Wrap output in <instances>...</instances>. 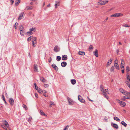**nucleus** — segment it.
Masks as SVG:
<instances>
[{"mask_svg": "<svg viewBox=\"0 0 130 130\" xmlns=\"http://www.w3.org/2000/svg\"><path fill=\"white\" fill-rule=\"evenodd\" d=\"M117 101L118 103L120 104V106L122 107H124L126 105V103L124 102L120 101L118 100H117Z\"/></svg>", "mask_w": 130, "mask_h": 130, "instance_id": "nucleus-1", "label": "nucleus"}, {"mask_svg": "<svg viewBox=\"0 0 130 130\" xmlns=\"http://www.w3.org/2000/svg\"><path fill=\"white\" fill-rule=\"evenodd\" d=\"M9 101L11 106H12L14 104V100L11 98H10L9 100Z\"/></svg>", "mask_w": 130, "mask_h": 130, "instance_id": "nucleus-2", "label": "nucleus"}, {"mask_svg": "<svg viewBox=\"0 0 130 130\" xmlns=\"http://www.w3.org/2000/svg\"><path fill=\"white\" fill-rule=\"evenodd\" d=\"M54 50L56 52H58L60 51V48L57 45L55 46L54 49Z\"/></svg>", "mask_w": 130, "mask_h": 130, "instance_id": "nucleus-3", "label": "nucleus"}, {"mask_svg": "<svg viewBox=\"0 0 130 130\" xmlns=\"http://www.w3.org/2000/svg\"><path fill=\"white\" fill-rule=\"evenodd\" d=\"M25 14V13L24 12L21 13L19 16L18 18V20H20L22 19L23 16V15H24Z\"/></svg>", "mask_w": 130, "mask_h": 130, "instance_id": "nucleus-4", "label": "nucleus"}, {"mask_svg": "<svg viewBox=\"0 0 130 130\" xmlns=\"http://www.w3.org/2000/svg\"><path fill=\"white\" fill-rule=\"evenodd\" d=\"M68 57L66 55H63L62 56V59L63 60H66L67 59Z\"/></svg>", "mask_w": 130, "mask_h": 130, "instance_id": "nucleus-5", "label": "nucleus"}, {"mask_svg": "<svg viewBox=\"0 0 130 130\" xmlns=\"http://www.w3.org/2000/svg\"><path fill=\"white\" fill-rule=\"evenodd\" d=\"M52 67L54 68L55 70L56 71H58V67L56 66V64L54 63H53L52 65Z\"/></svg>", "mask_w": 130, "mask_h": 130, "instance_id": "nucleus-6", "label": "nucleus"}, {"mask_svg": "<svg viewBox=\"0 0 130 130\" xmlns=\"http://www.w3.org/2000/svg\"><path fill=\"white\" fill-rule=\"evenodd\" d=\"M67 99L69 103V104L71 105H72V104L71 102H72L73 100L71 99L69 97Z\"/></svg>", "mask_w": 130, "mask_h": 130, "instance_id": "nucleus-7", "label": "nucleus"}, {"mask_svg": "<svg viewBox=\"0 0 130 130\" xmlns=\"http://www.w3.org/2000/svg\"><path fill=\"white\" fill-rule=\"evenodd\" d=\"M119 13H116L113 14H112L111 16V17H119Z\"/></svg>", "mask_w": 130, "mask_h": 130, "instance_id": "nucleus-8", "label": "nucleus"}, {"mask_svg": "<svg viewBox=\"0 0 130 130\" xmlns=\"http://www.w3.org/2000/svg\"><path fill=\"white\" fill-rule=\"evenodd\" d=\"M67 65V63L66 62L63 61L61 62V65L62 67H64Z\"/></svg>", "mask_w": 130, "mask_h": 130, "instance_id": "nucleus-9", "label": "nucleus"}, {"mask_svg": "<svg viewBox=\"0 0 130 130\" xmlns=\"http://www.w3.org/2000/svg\"><path fill=\"white\" fill-rule=\"evenodd\" d=\"M93 53H94V55L96 57H98V50L97 49H96L95 51L93 52Z\"/></svg>", "mask_w": 130, "mask_h": 130, "instance_id": "nucleus-10", "label": "nucleus"}, {"mask_svg": "<svg viewBox=\"0 0 130 130\" xmlns=\"http://www.w3.org/2000/svg\"><path fill=\"white\" fill-rule=\"evenodd\" d=\"M34 71L36 72H38V67L36 64L34 65Z\"/></svg>", "mask_w": 130, "mask_h": 130, "instance_id": "nucleus-11", "label": "nucleus"}, {"mask_svg": "<svg viewBox=\"0 0 130 130\" xmlns=\"http://www.w3.org/2000/svg\"><path fill=\"white\" fill-rule=\"evenodd\" d=\"M40 80L41 82H43L46 83V80L43 77H40Z\"/></svg>", "mask_w": 130, "mask_h": 130, "instance_id": "nucleus-12", "label": "nucleus"}, {"mask_svg": "<svg viewBox=\"0 0 130 130\" xmlns=\"http://www.w3.org/2000/svg\"><path fill=\"white\" fill-rule=\"evenodd\" d=\"M99 5H104L106 4V3L104 1H103L101 3L99 2L98 3Z\"/></svg>", "mask_w": 130, "mask_h": 130, "instance_id": "nucleus-13", "label": "nucleus"}, {"mask_svg": "<svg viewBox=\"0 0 130 130\" xmlns=\"http://www.w3.org/2000/svg\"><path fill=\"white\" fill-rule=\"evenodd\" d=\"M114 66L116 69L118 70L119 69V66L117 63H114Z\"/></svg>", "mask_w": 130, "mask_h": 130, "instance_id": "nucleus-14", "label": "nucleus"}, {"mask_svg": "<svg viewBox=\"0 0 130 130\" xmlns=\"http://www.w3.org/2000/svg\"><path fill=\"white\" fill-rule=\"evenodd\" d=\"M71 82L72 85H74L75 84L76 81L75 79H72L71 80Z\"/></svg>", "mask_w": 130, "mask_h": 130, "instance_id": "nucleus-15", "label": "nucleus"}, {"mask_svg": "<svg viewBox=\"0 0 130 130\" xmlns=\"http://www.w3.org/2000/svg\"><path fill=\"white\" fill-rule=\"evenodd\" d=\"M33 7L32 6H30L29 7L27 6L26 8V9L27 10H31L32 8Z\"/></svg>", "mask_w": 130, "mask_h": 130, "instance_id": "nucleus-16", "label": "nucleus"}, {"mask_svg": "<svg viewBox=\"0 0 130 130\" xmlns=\"http://www.w3.org/2000/svg\"><path fill=\"white\" fill-rule=\"evenodd\" d=\"M78 54L79 55H84L85 54V53L84 52L79 51L78 52Z\"/></svg>", "mask_w": 130, "mask_h": 130, "instance_id": "nucleus-17", "label": "nucleus"}, {"mask_svg": "<svg viewBox=\"0 0 130 130\" xmlns=\"http://www.w3.org/2000/svg\"><path fill=\"white\" fill-rule=\"evenodd\" d=\"M112 126L114 128H116V129H117L118 128V126L116 124L113 123L112 125Z\"/></svg>", "mask_w": 130, "mask_h": 130, "instance_id": "nucleus-18", "label": "nucleus"}, {"mask_svg": "<svg viewBox=\"0 0 130 130\" xmlns=\"http://www.w3.org/2000/svg\"><path fill=\"white\" fill-rule=\"evenodd\" d=\"M55 3H56L55 4V6L56 8L57 6H59V2L56 1Z\"/></svg>", "mask_w": 130, "mask_h": 130, "instance_id": "nucleus-19", "label": "nucleus"}, {"mask_svg": "<svg viewBox=\"0 0 130 130\" xmlns=\"http://www.w3.org/2000/svg\"><path fill=\"white\" fill-rule=\"evenodd\" d=\"M112 59H110L109 60V61H108L107 62V64L106 66L107 67L109 66L110 64L112 62Z\"/></svg>", "mask_w": 130, "mask_h": 130, "instance_id": "nucleus-20", "label": "nucleus"}, {"mask_svg": "<svg viewBox=\"0 0 130 130\" xmlns=\"http://www.w3.org/2000/svg\"><path fill=\"white\" fill-rule=\"evenodd\" d=\"M4 122L5 123H4V124L7 127H9V125L7 122L6 120L4 121Z\"/></svg>", "mask_w": 130, "mask_h": 130, "instance_id": "nucleus-21", "label": "nucleus"}, {"mask_svg": "<svg viewBox=\"0 0 130 130\" xmlns=\"http://www.w3.org/2000/svg\"><path fill=\"white\" fill-rule=\"evenodd\" d=\"M20 0H18L16 1L15 2V5L16 6H17L20 3Z\"/></svg>", "mask_w": 130, "mask_h": 130, "instance_id": "nucleus-22", "label": "nucleus"}, {"mask_svg": "<svg viewBox=\"0 0 130 130\" xmlns=\"http://www.w3.org/2000/svg\"><path fill=\"white\" fill-rule=\"evenodd\" d=\"M37 90L38 92L40 93H43V90L40 88H39V89H37Z\"/></svg>", "mask_w": 130, "mask_h": 130, "instance_id": "nucleus-23", "label": "nucleus"}, {"mask_svg": "<svg viewBox=\"0 0 130 130\" xmlns=\"http://www.w3.org/2000/svg\"><path fill=\"white\" fill-rule=\"evenodd\" d=\"M114 120H116L118 122H119L120 121V120L117 117H114Z\"/></svg>", "mask_w": 130, "mask_h": 130, "instance_id": "nucleus-24", "label": "nucleus"}, {"mask_svg": "<svg viewBox=\"0 0 130 130\" xmlns=\"http://www.w3.org/2000/svg\"><path fill=\"white\" fill-rule=\"evenodd\" d=\"M121 124L125 127H126L127 125V124L123 121L121 122Z\"/></svg>", "mask_w": 130, "mask_h": 130, "instance_id": "nucleus-25", "label": "nucleus"}, {"mask_svg": "<svg viewBox=\"0 0 130 130\" xmlns=\"http://www.w3.org/2000/svg\"><path fill=\"white\" fill-rule=\"evenodd\" d=\"M61 57L60 56H58L57 57L56 60L57 61H59L61 60Z\"/></svg>", "mask_w": 130, "mask_h": 130, "instance_id": "nucleus-26", "label": "nucleus"}, {"mask_svg": "<svg viewBox=\"0 0 130 130\" xmlns=\"http://www.w3.org/2000/svg\"><path fill=\"white\" fill-rule=\"evenodd\" d=\"M20 34L22 36H24V32H23V31L22 30H20Z\"/></svg>", "mask_w": 130, "mask_h": 130, "instance_id": "nucleus-27", "label": "nucleus"}, {"mask_svg": "<svg viewBox=\"0 0 130 130\" xmlns=\"http://www.w3.org/2000/svg\"><path fill=\"white\" fill-rule=\"evenodd\" d=\"M40 114H41V115L45 116H46V115L43 112V111L41 110H40Z\"/></svg>", "mask_w": 130, "mask_h": 130, "instance_id": "nucleus-28", "label": "nucleus"}, {"mask_svg": "<svg viewBox=\"0 0 130 130\" xmlns=\"http://www.w3.org/2000/svg\"><path fill=\"white\" fill-rule=\"evenodd\" d=\"M126 71L127 72L130 71V68L129 67L127 66L126 67Z\"/></svg>", "mask_w": 130, "mask_h": 130, "instance_id": "nucleus-29", "label": "nucleus"}, {"mask_svg": "<svg viewBox=\"0 0 130 130\" xmlns=\"http://www.w3.org/2000/svg\"><path fill=\"white\" fill-rule=\"evenodd\" d=\"M100 89L101 90V91H102V92L104 91V90L103 89V86L102 85H101L100 87Z\"/></svg>", "mask_w": 130, "mask_h": 130, "instance_id": "nucleus-30", "label": "nucleus"}, {"mask_svg": "<svg viewBox=\"0 0 130 130\" xmlns=\"http://www.w3.org/2000/svg\"><path fill=\"white\" fill-rule=\"evenodd\" d=\"M37 42H34L33 41H32V44L33 47H35V44H36Z\"/></svg>", "mask_w": 130, "mask_h": 130, "instance_id": "nucleus-31", "label": "nucleus"}, {"mask_svg": "<svg viewBox=\"0 0 130 130\" xmlns=\"http://www.w3.org/2000/svg\"><path fill=\"white\" fill-rule=\"evenodd\" d=\"M32 41H33L34 42H37V38L35 37H33L32 38Z\"/></svg>", "mask_w": 130, "mask_h": 130, "instance_id": "nucleus-32", "label": "nucleus"}, {"mask_svg": "<svg viewBox=\"0 0 130 130\" xmlns=\"http://www.w3.org/2000/svg\"><path fill=\"white\" fill-rule=\"evenodd\" d=\"M33 38L32 36H30L27 39V40L28 41H30L32 38Z\"/></svg>", "mask_w": 130, "mask_h": 130, "instance_id": "nucleus-33", "label": "nucleus"}, {"mask_svg": "<svg viewBox=\"0 0 130 130\" xmlns=\"http://www.w3.org/2000/svg\"><path fill=\"white\" fill-rule=\"evenodd\" d=\"M79 101L81 102L82 103H84L85 102V100L83 98V99H81V100H79Z\"/></svg>", "mask_w": 130, "mask_h": 130, "instance_id": "nucleus-34", "label": "nucleus"}, {"mask_svg": "<svg viewBox=\"0 0 130 130\" xmlns=\"http://www.w3.org/2000/svg\"><path fill=\"white\" fill-rule=\"evenodd\" d=\"M23 107L24 108H25L26 110H27V106L25 105L24 104H23Z\"/></svg>", "mask_w": 130, "mask_h": 130, "instance_id": "nucleus-35", "label": "nucleus"}, {"mask_svg": "<svg viewBox=\"0 0 130 130\" xmlns=\"http://www.w3.org/2000/svg\"><path fill=\"white\" fill-rule=\"evenodd\" d=\"M36 29V28H30L29 29V30L30 31H35V30Z\"/></svg>", "mask_w": 130, "mask_h": 130, "instance_id": "nucleus-36", "label": "nucleus"}, {"mask_svg": "<svg viewBox=\"0 0 130 130\" xmlns=\"http://www.w3.org/2000/svg\"><path fill=\"white\" fill-rule=\"evenodd\" d=\"M127 79L130 82V75H127Z\"/></svg>", "mask_w": 130, "mask_h": 130, "instance_id": "nucleus-37", "label": "nucleus"}, {"mask_svg": "<svg viewBox=\"0 0 130 130\" xmlns=\"http://www.w3.org/2000/svg\"><path fill=\"white\" fill-rule=\"evenodd\" d=\"M119 91L122 93H123L124 91V90L122 88H120L119 89Z\"/></svg>", "mask_w": 130, "mask_h": 130, "instance_id": "nucleus-38", "label": "nucleus"}, {"mask_svg": "<svg viewBox=\"0 0 130 130\" xmlns=\"http://www.w3.org/2000/svg\"><path fill=\"white\" fill-rule=\"evenodd\" d=\"M114 67L113 66H112L111 68L110 71L111 72H112L113 71L114 69Z\"/></svg>", "mask_w": 130, "mask_h": 130, "instance_id": "nucleus-39", "label": "nucleus"}, {"mask_svg": "<svg viewBox=\"0 0 130 130\" xmlns=\"http://www.w3.org/2000/svg\"><path fill=\"white\" fill-rule=\"evenodd\" d=\"M24 27L23 26L21 25L20 26V27L19 29V30H22L23 29Z\"/></svg>", "mask_w": 130, "mask_h": 130, "instance_id": "nucleus-40", "label": "nucleus"}, {"mask_svg": "<svg viewBox=\"0 0 130 130\" xmlns=\"http://www.w3.org/2000/svg\"><path fill=\"white\" fill-rule=\"evenodd\" d=\"M69 127V126L68 125H67L63 130H67Z\"/></svg>", "mask_w": 130, "mask_h": 130, "instance_id": "nucleus-41", "label": "nucleus"}, {"mask_svg": "<svg viewBox=\"0 0 130 130\" xmlns=\"http://www.w3.org/2000/svg\"><path fill=\"white\" fill-rule=\"evenodd\" d=\"M34 85L35 87V89L37 90V89H39V88H38L37 86V85L36 84V83H34Z\"/></svg>", "mask_w": 130, "mask_h": 130, "instance_id": "nucleus-42", "label": "nucleus"}, {"mask_svg": "<svg viewBox=\"0 0 130 130\" xmlns=\"http://www.w3.org/2000/svg\"><path fill=\"white\" fill-rule=\"evenodd\" d=\"M44 87L45 88H47L49 86V85H48L46 84H45L44 85Z\"/></svg>", "mask_w": 130, "mask_h": 130, "instance_id": "nucleus-43", "label": "nucleus"}, {"mask_svg": "<svg viewBox=\"0 0 130 130\" xmlns=\"http://www.w3.org/2000/svg\"><path fill=\"white\" fill-rule=\"evenodd\" d=\"M124 98H125V99H130V97H129L128 96L125 95L124 96Z\"/></svg>", "mask_w": 130, "mask_h": 130, "instance_id": "nucleus-44", "label": "nucleus"}, {"mask_svg": "<svg viewBox=\"0 0 130 130\" xmlns=\"http://www.w3.org/2000/svg\"><path fill=\"white\" fill-rule=\"evenodd\" d=\"M78 100L79 101L81 99H83V98L80 95H79L78 96Z\"/></svg>", "mask_w": 130, "mask_h": 130, "instance_id": "nucleus-45", "label": "nucleus"}, {"mask_svg": "<svg viewBox=\"0 0 130 130\" xmlns=\"http://www.w3.org/2000/svg\"><path fill=\"white\" fill-rule=\"evenodd\" d=\"M18 24V23L16 22L15 24L14 27L15 28V29H16L17 28Z\"/></svg>", "mask_w": 130, "mask_h": 130, "instance_id": "nucleus-46", "label": "nucleus"}, {"mask_svg": "<svg viewBox=\"0 0 130 130\" xmlns=\"http://www.w3.org/2000/svg\"><path fill=\"white\" fill-rule=\"evenodd\" d=\"M33 33L31 31H28L27 33L26 34H27V35H28V34H32Z\"/></svg>", "mask_w": 130, "mask_h": 130, "instance_id": "nucleus-47", "label": "nucleus"}, {"mask_svg": "<svg viewBox=\"0 0 130 130\" xmlns=\"http://www.w3.org/2000/svg\"><path fill=\"white\" fill-rule=\"evenodd\" d=\"M1 126L3 128L5 129L6 130H7V128L6 127H5V126L4 125H1Z\"/></svg>", "mask_w": 130, "mask_h": 130, "instance_id": "nucleus-48", "label": "nucleus"}, {"mask_svg": "<svg viewBox=\"0 0 130 130\" xmlns=\"http://www.w3.org/2000/svg\"><path fill=\"white\" fill-rule=\"evenodd\" d=\"M32 119V118L31 117H30L28 119V121L29 122Z\"/></svg>", "mask_w": 130, "mask_h": 130, "instance_id": "nucleus-49", "label": "nucleus"}, {"mask_svg": "<svg viewBox=\"0 0 130 130\" xmlns=\"http://www.w3.org/2000/svg\"><path fill=\"white\" fill-rule=\"evenodd\" d=\"M107 93L105 92L104 91L103 92V95H104V96H105L106 95H107Z\"/></svg>", "mask_w": 130, "mask_h": 130, "instance_id": "nucleus-50", "label": "nucleus"}, {"mask_svg": "<svg viewBox=\"0 0 130 130\" xmlns=\"http://www.w3.org/2000/svg\"><path fill=\"white\" fill-rule=\"evenodd\" d=\"M123 26L125 27H129L130 26L128 24H125L123 25Z\"/></svg>", "mask_w": 130, "mask_h": 130, "instance_id": "nucleus-51", "label": "nucleus"}, {"mask_svg": "<svg viewBox=\"0 0 130 130\" xmlns=\"http://www.w3.org/2000/svg\"><path fill=\"white\" fill-rule=\"evenodd\" d=\"M93 49V47L92 45H90L89 48V49Z\"/></svg>", "mask_w": 130, "mask_h": 130, "instance_id": "nucleus-52", "label": "nucleus"}, {"mask_svg": "<svg viewBox=\"0 0 130 130\" xmlns=\"http://www.w3.org/2000/svg\"><path fill=\"white\" fill-rule=\"evenodd\" d=\"M35 96L36 98H38V95L37 93H35Z\"/></svg>", "mask_w": 130, "mask_h": 130, "instance_id": "nucleus-53", "label": "nucleus"}, {"mask_svg": "<svg viewBox=\"0 0 130 130\" xmlns=\"http://www.w3.org/2000/svg\"><path fill=\"white\" fill-rule=\"evenodd\" d=\"M43 95L44 96L46 97H47L48 96V95L47 94H45V93H44L43 94Z\"/></svg>", "mask_w": 130, "mask_h": 130, "instance_id": "nucleus-54", "label": "nucleus"}, {"mask_svg": "<svg viewBox=\"0 0 130 130\" xmlns=\"http://www.w3.org/2000/svg\"><path fill=\"white\" fill-rule=\"evenodd\" d=\"M10 1H11V5H12L13 4L14 2V1L13 0H11Z\"/></svg>", "mask_w": 130, "mask_h": 130, "instance_id": "nucleus-55", "label": "nucleus"}, {"mask_svg": "<svg viewBox=\"0 0 130 130\" xmlns=\"http://www.w3.org/2000/svg\"><path fill=\"white\" fill-rule=\"evenodd\" d=\"M50 105H53L54 104V102H50Z\"/></svg>", "mask_w": 130, "mask_h": 130, "instance_id": "nucleus-56", "label": "nucleus"}, {"mask_svg": "<svg viewBox=\"0 0 130 130\" xmlns=\"http://www.w3.org/2000/svg\"><path fill=\"white\" fill-rule=\"evenodd\" d=\"M104 91L107 93L108 92V90L107 89H106L105 91Z\"/></svg>", "mask_w": 130, "mask_h": 130, "instance_id": "nucleus-57", "label": "nucleus"}, {"mask_svg": "<svg viewBox=\"0 0 130 130\" xmlns=\"http://www.w3.org/2000/svg\"><path fill=\"white\" fill-rule=\"evenodd\" d=\"M125 98H124V96L123 98L122 99V100L123 101H125Z\"/></svg>", "mask_w": 130, "mask_h": 130, "instance_id": "nucleus-58", "label": "nucleus"}, {"mask_svg": "<svg viewBox=\"0 0 130 130\" xmlns=\"http://www.w3.org/2000/svg\"><path fill=\"white\" fill-rule=\"evenodd\" d=\"M119 14H118V15H119V17L120 16H122L123 15V14H122L121 13H119Z\"/></svg>", "mask_w": 130, "mask_h": 130, "instance_id": "nucleus-59", "label": "nucleus"}, {"mask_svg": "<svg viewBox=\"0 0 130 130\" xmlns=\"http://www.w3.org/2000/svg\"><path fill=\"white\" fill-rule=\"evenodd\" d=\"M104 96L107 99H108L109 97L107 96V95H106V96Z\"/></svg>", "mask_w": 130, "mask_h": 130, "instance_id": "nucleus-60", "label": "nucleus"}, {"mask_svg": "<svg viewBox=\"0 0 130 130\" xmlns=\"http://www.w3.org/2000/svg\"><path fill=\"white\" fill-rule=\"evenodd\" d=\"M126 94L127 95H130V92H126Z\"/></svg>", "mask_w": 130, "mask_h": 130, "instance_id": "nucleus-61", "label": "nucleus"}, {"mask_svg": "<svg viewBox=\"0 0 130 130\" xmlns=\"http://www.w3.org/2000/svg\"><path fill=\"white\" fill-rule=\"evenodd\" d=\"M2 98L3 101L4 100H5L4 96L3 94L2 95Z\"/></svg>", "mask_w": 130, "mask_h": 130, "instance_id": "nucleus-62", "label": "nucleus"}, {"mask_svg": "<svg viewBox=\"0 0 130 130\" xmlns=\"http://www.w3.org/2000/svg\"><path fill=\"white\" fill-rule=\"evenodd\" d=\"M125 64V62L123 63L122 62H121V66H123L124 64Z\"/></svg>", "mask_w": 130, "mask_h": 130, "instance_id": "nucleus-63", "label": "nucleus"}, {"mask_svg": "<svg viewBox=\"0 0 130 130\" xmlns=\"http://www.w3.org/2000/svg\"><path fill=\"white\" fill-rule=\"evenodd\" d=\"M43 94L44 93H46V92L45 90H43Z\"/></svg>", "mask_w": 130, "mask_h": 130, "instance_id": "nucleus-64", "label": "nucleus"}]
</instances>
